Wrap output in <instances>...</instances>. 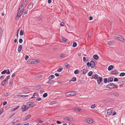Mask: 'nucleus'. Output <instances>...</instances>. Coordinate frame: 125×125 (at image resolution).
Returning <instances> with one entry per match:
<instances>
[{
  "label": "nucleus",
  "mask_w": 125,
  "mask_h": 125,
  "mask_svg": "<svg viewBox=\"0 0 125 125\" xmlns=\"http://www.w3.org/2000/svg\"><path fill=\"white\" fill-rule=\"evenodd\" d=\"M24 5L21 4L20 6L17 13V16L16 18V20H18L21 15L23 12Z\"/></svg>",
  "instance_id": "obj_1"
},
{
  "label": "nucleus",
  "mask_w": 125,
  "mask_h": 125,
  "mask_svg": "<svg viewBox=\"0 0 125 125\" xmlns=\"http://www.w3.org/2000/svg\"><path fill=\"white\" fill-rule=\"evenodd\" d=\"M107 87L108 88L112 89L113 88H117L118 87L116 85L114 84L113 83H110L107 85Z\"/></svg>",
  "instance_id": "obj_2"
},
{
  "label": "nucleus",
  "mask_w": 125,
  "mask_h": 125,
  "mask_svg": "<svg viewBox=\"0 0 125 125\" xmlns=\"http://www.w3.org/2000/svg\"><path fill=\"white\" fill-rule=\"evenodd\" d=\"M115 37L116 39L118 40H119L122 42L124 41V38L120 35H115Z\"/></svg>",
  "instance_id": "obj_3"
},
{
  "label": "nucleus",
  "mask_w": 125,
  "mask_h": 125,
  "mask_svg": "<svg viewBox=\"0 0 125 125\" xmlns=\"http://www.w3.org/2000/svg\"><path fill=\"white\" fill-rule=\"evenodd\" d=\"M10 76V75H9L6 76L5 79L2 81L1 84L2 85L4 86L6 82L8 81Z\"/></svg>",
  "instance_id": "obj_4"
},
{
  "label": "nucleus",
  "mask_w": 125,
  "mask_h": 125,
  "mask_svg": "<svg viewBox=\"0 0 125 125\" xmlns=\"http://www.w3.org/2000/svg\"><path fill=\"white\" fill-rule=\"evenodd\" d=\"M28 109V108L27 107L26 105H23L22 107V111H24Z\"/></svg>",
  "instance_id": "obj_5"
},
{
  "label": "nucleus",
  "mask_w": 125,
  "mask_h": 125,
  "mask_svg": "<svg viewBox=\"0 0 125 125\" xmlns=\"http://www.w3.org/2000/svg\"><path fill=\"white\" fill-rule=\"evenodd\" d=\"M85 121L89 124H91L93 123L92 119L90 118L86 119Z\"/></svg>",
  "instance_id": "obj_6"
},
{
  "label": "nucleus",
  "mask_w": 125,
  "mask_h": 125,
  "mask_svg": "<svg viewBox=\"0 0 125 125\" xmlns=\"http://www.w3.org/2000/svg\"><path fill=\"white\" fill-rule=\"evenodd\" d=\"M33 4L32 2L29 4L27 7L28 9L29 10L31 9L33 7Z\"/></svg>",
  "instance_id": "obj_7"
},
{
  "label": "nucleus",
  "mask_w": 125,
  "mask_h": 125,
  "mask_svg": "<svg viewBox=\"0 0 125 125\" xmlns=\"http://www.w3.org/2000/svg\"><path fill=\"white\" fill-rule=\"evenodd\" d=\"M107 114L109 115H110L112 113L113 110L112 109H109L107 110Z\"/></svg>",
  "instance_id": "obj_8"
},
{
  "label": "nucleus",
  "mask_w": 125,
  "mask_h": 125,
  "mask_svg": "<svg viewBox=\"0 0 125 125\" xmlns=\"http://www.w3.org/2000/svg\"><path fill=\"white\" fill-rule=\"evenodd\" d=\"M72 110H75L77 111H80L81 110V109L78 107H73Z\"/></svg>",
  "instance_id": "obj_9"
},
{
  "label": "nucleus",
  "mask_w": 125,
  "mask_h": 125,
  "mask_svg": "<svg viewBox=\"0 0 125 125\" xmlns=\"http://www.w3.org/2000/svg\"><path fill=\"white\" fill-rule=\"evenodd\" d=\"M90 67L92 68H94L95 66V65L94 62L93 61H91L90 62Z\"/></svg>",
  "instance_id": "obj_10"
},
{
  "label": "nucleus",
  "mask_w": 125,
  "mask_h": 125,
  "mask_svg": "<svg viewBox=\"0 0 125 125\" xmlns=\"http://www.w3.org/2000/svg\"><path fill=\"white\" fill-rule=\"evenodd\" d=\"M27 107L28 108V109L30 107H31L32 106V104L31 102H29L27 103L26 104Z\"/></svg>",
  "instance_id": "obj_11"
},
{
  "label": "nucleus",
  "mask_w": 125,
  "mask_h": 125,
  "mask_svg": "<svg viewBox=\"0 0 125 125\" xmlns=\"http://www.w3.org/2000/svg\"><path fill=\"white\" fill-rule=\"evenodd\" d=\"M102 81V77H99L98 78L97 82L98 84H100L101 82Z\"/></svg>",
  "instance_id": "obj_12"
},
{
  "label": "nucleus",
  "mask_w": 125,
  "mask_h": 125,
  "mask_svg": "<svg viewBox=\"0 0 125 125\" xmlns=\"http://www.w3.org/2000/svg\"><path fill=\"white\" fill-rule=\"evenodd\" d=\"M31 117V115H27L26 116L23 118V120L24 121L26 120H27Z\"/></svg>",
  "instance_id": "obj_13"
},
{
  "label": "nucleus",
  "mask_w": 125,
  "mask_h": 125,
  "mask_svg": "<svg viewBox=\"0 0 125 125\" xmlns=\"http://www.w3.org/2000/svg\"><path fill=\"white\" fill-rule=\"evenodd\" d=\"M118 73V72L116 69L115 70H114L112 71H111V74H115Z\"/></svg>",
  "instance_id": "obj_14"
},
{
  "label": "nucleus",
  "mask_w": 125,
  "mask_h": 125,
  "mask_svg": "<svg viewBox=\"0 0 125 125\" xmlns=\"http://www.w3.org/2000/svg\"><path fill=\"white\" fill-rule=\"evenodd\" d=\"M88 71V70L86 69H84L81 71L82 73L83 74H84L87 73Z\"/></svg>",
  "instance_id": "obj_15"
},
{
  "label": "nucleus",
  "mask_w": 125,
  "mask_h": 125,
  "mask_svg": "<svg viewBox=\"0 0 125 125\" xmlns=\"http://www.w3.org/2000/svg\"><path fill=\"white\" fill-rule=\"evenodd\" d=\"M63 120L64 121H72V120L71 119V118L68 117L64 118H63Z\"/></svg>",
  "instance_id": "obj_16"
},
{
  "label": "nucleus",
  "mask_w": 125,
  "mask_h": 125,
  "mask_svg": "<svg viewBox=\"0 0 125 125\" xmlns=\"http://www.w3.org/2000/svg\"><path fill=\"white\" fill-rule=\"evenodd\" d=\"M38 94L37 93H35L32 95V98H37L38 97Z\"/></svg>",
  "instance_id": "obj_17"
},
{
  "label": "nucleus",
  "mask_w": 125,
  "mask_h": 125,
  "mask_svg": "<svg viewBox=\"0 0 125 125\" xmlns=\"http://www.w3.org/2000/svg\"><path fill=\"white\" fill-rule=\"evenodd\" d=\"M55 76L54 75H51L48 77V78L49 80H51Z\"/></svg>",
  "instance_id": "obj_18"
},
{
  "label": "nucleus",
  "mask_w": 125,
  "mask_h": 125,
  "mask_svg": "<svg viewBox=\"0 0 125 125\" xmlns=\"http://www.w3.org/2000/svg\"><path fill=\"white\" fill-rule=\"evenodd\" d=\"M71 92H67L65 94V95L66 97L71 96Z\"/></svg>",
  "instance_id": "obj_19"
},
{
  "label": "nucleus",
  "mask_w": 125,
  "mask_h": 125,
  "mask_svg": "<svg viewBox=\"0 0 125 125\" xmlns=\"http://www.w3.org/2000/svg\"><path fill=\"white\" fill-rule=\"evenodd\" d=\"M92 78L95 79H97L98 78V75L96 74H95L93 75Z\"/></svg>",
  "instance_id": "obj_20"
},
{
  "label": "nucleus",
  "mask_w": 125,
  "mask_h": 125,
  "mask_svg": "<svg viewBox=\"0 0 125 125\" xmlns=\"http://www.w3.org/2000/svg\"><path fill=\"white\" fill-rule=\"evenodd\" d=\"M22 48V45H20L19 46L18 49V51L19 52H20L21 51Z\"/></svg>",
  "instance_id": "obj_21"
},
{
  "label": "nucleus",
  "mask_w": 125,
  "mask_h": 125,
  "mask_svg": "<svg viewBox=\"0 0 125 125\" xmlns=\"http://www.w3.org/2000/svg\"><path fill=\"white\" fill-rule=\"evenodd\" d=\"M113 68V66L112 65H111L109 66L108 68V70L109 71H110Z\"/></svg>",
  "instance_id": "obj_22"
},
{
  "label": "nucleus",
  "mask_w": 125,
  "mask_h": 125,
  "mask_svg": "<svg viewBox=\"0 0 125 125\" xmlns=\"http://www.w3.org/2000/svg\"><path fill=\"white\" fill-rule=\"evenodd\" d=\"M93 58L97 60L98 59V57L97 55H95L93 56Z\"/></svg>",
  "instance_id": "obj_23"
},
{
  "label": "nucleus",
  "mask_w": 125,
  "mask_h": 125,
  "mask_svg": "<svg viewBox=\"0 0 125 125\" xmlns=\"http://www.w3.org/2000/svg\"><path fill=\"white\" fill-rule=\"evenodd\" d=\"M71 92V96H73L74 95H75L76 94V92L75 91H73L70 92Z\"/></svg>",
  "instance_id": "obj_24"
},
{
  "label": "nucleus",
  "mask_w": 125,
  "mask_h": 125,
  "mask_svg": "<svg viewBox=\"0 0 125 125\" xmlns=\"http://www.w3.org/2000/svg\"><path fill=\"white\" fill-rule=\"evenodd\" d=\"M108 83H109V82L112 81L113 80V79L112 78L109 77L108 78Z\"/></svg>",
  "instance_id": "obj_25"
},
{
  "label": "nucleus",
  "mask_w": 125,
  "mask_h": 125,
  "mask_svg": "<svg viewBox=\"0 0 125 125\" xmlns=\"http://www.w3.org/2000/svg\"><path fill=\"white\" fill-rule=\"evenodd\" d=\"M76 78L75 77H73L72 80H71V81H70V82H71V81H73V82H75L76 81Z\"/></svg>",
  "instance_id": "obj_26"
},
{
  "label": "nucleus",
  "mask_w": 125,
  "mask_h": 125,
  "mask_svg": "<svg viewBox=\"0 0 125 125\" xmlns=\"http://www.w3.org/2000/svg\"><path fill=\"white\" fill-rule=\"evenodd\" d=\"M125 73L124 72H122L120 73L119 74L120 76H123L125 75Z\"/></svg>",
  "instance_id": "obj_27"
},
{
  "label": "nucleus",
  "mask_w": 125,
  "mask_h": 125,
  "mask_svg": "<svg viewBox=\"0 0 125 125\" xmlns=\"http://www.w3.org/2000/svg\"><path fill=\"white\" fill-rule=\"evenodd\" d=\"M108 43L109 45H112L113 44V42L112 41L108 42Z\"/></svg>",
  "instance_id": "obj_28"
},
{
  "label": "nucleus",
  "mask_w": 125,
  "mask_h": 125,
  "mask_svg": "<svg viewBox=\"0 0 125 125\" xmlns=\"http://www.w3.org/2000/svg\"><path fill=\"white\" fill-rule=\"evenodd\" d=\"M93 74V72L92 71H90L88 73V75L89 76H91Z\"/></svg>",
  "instance_id": "obj_29"
},
{
  "label": "nucleus",
  "mask_w": 125,
  "mask_h": 125,
  "mask_svg": "<svg viewBox=\"0 0 125 125\" xmlns=\"http://www.w3.org/2000/svg\"><path fill=\"white\" fill-rule=\"evenodd\" d=\"M113 95L115 96H118L119 95V94L117 93H113Z\"/></svg>",
  "instance_id": "obj_30"
},
{
  "label": "nucleus",
  "mask_w": 125,
  "mask_h": 125,
  "mask_svg": "<svg viewBox=\"0 0 125 125\" xmlns=\"http://www.w3.org/2000/svg\"><path fill=\"white\" fill-rule=\"evenodd\" d=\"M33 63H37L38 62V60H36L35 59H34L33 60Z\"/></svg>",
  "instance_id": "obj_31"
},
{
  "label": "nucleus",
  "mask_w": 125,
  "mask_h": 125,
  "mask_svg": "<svg viewBox=\"0 0 125 125\" xmlns=\"http://www.w3.org/2000/svg\"><path fill=\"white\" fill-rule=\"evenodd\" d=\"M2 29L0 27V39H1V37L2 35Z\"/></svg>",
  "instance_id": "obj_32"
},
{
  "label": "nucleus",
  "mask_w": 125,
  "mask_h": 125,
  "mask_svg": "<svg viewBox=\"0 0 125 125\" xmlns=\"http://www.w3.org/2000/svg\"><path fill=\"white\" fill-rule=\"evenodd\" d=\"M79 71L78 70H75L74 72V73L75 74H77L79 73Z\"/></svg>",
  "instance_id": "obj_33"
},
{
  "label": "nucleus",
  "mask_w": 125,
  "mask_h": 125,
  "mask_svg": "<svg viewBox=\"0 0 125 125\" xmlns=\"http://www.w3.org/2000/svg\"><path fill=\"white\" fill-rule=\"evenodd\" d=\"M77 43L76 42H74L73 43V47H75L77 46Z\"/></svg>",
  "instance_id": "obj_34"
},
{
  "label": "nucleus",
  "mask_w": 125,
  "mask_h": 125,
  "mask_svg": "<svg viewBox=\"0 0 125 125\" xmlns=\"http://www.w3.org/2000/svg\"><path fill=\"white\" fill-rule=\"evenodd\" d=\"M19 107V106H18L16 107L13 109V110L14 111L17 110Z\"/></svg>",
  "instance_id": "obj_35"
},
{
  "label": "nucleus",
  "mask_w": 125,
  "mask_h": 125,
  "mask_svg": "<svg viewBox=\"0 0 125 125\" xmlns=\"http://www.w3.org/2000/svg\"><path fill=\"white\" fill-rule=\"evenodd\" d=\"M3 112V109L1 108L0 109V115L2 114Z\"/></svg>",
  "instance_id": "obj_36"
},
{
  "label": "nucleus",
  "mask_w": 125,
  "mask_h": 125,
  "mask_svg": "<svg viewBox=\"0 0 125 125\" xmlns=\"http://www.w3.org/2000/svg\"><path fill=\"white\" fill-rule=\"evenodd\" d=\"M47 96V94L46 93H45L43 94V97H45Z\"/></svg>",
  "instance_id": "obj_37"
},
{
  "label": "nucleus",
  "mask_w": 125,
  "mask_h": 125,
  "mask_svg": "<svg viewBox=\"0 0 125 125\" xmlns=\"http://www.w3.org/2000/svg\"><path fill=\"white\" fill-rule=\"evenodd\" d=\"M23 32H23V31L22 30L20 32V34L21 35H23L24 34Z\"/></svg>",
  "instance_id": "obj_38"
},
{
  "label": "nucleus",
  "mask_w": 125,
  "mask_h": 125,
  "mask_svg": "<svg viewBox=\"0 0 125 125\" xmlns=\"http://www.w3.org/2000/svg\"><path fill=\"white\" fill-rule=\"evenodd\" d=\"M65 67L66 68H68V66H69V65L67 63H65L64 64Z\"/></svg>",
  "instance_id": "obj_39"
},
{
  "label": "nucleus",
  "mask_w": 125,
  "mask_h": 125,
  "mask_svg": "<svg viewBox=\"0 0 125 125\" xmlns=\"http://www.w3.org/2000/svg\"><path fill=\"white\" fill-rule=\"evenodd\" d=\"M6 73V70H4L3 71H2V72H1V73L2 74H4L5 73Z\"/></svg>",
  "instance_id": "obj_40"
},
{
  "label": "nucleus",
  "mask_w": 125,
  "mask_h": 125,
  "mask_svg": "<svg viewBox=\"0 0 125 125\" xmlns=\"http://www.w3.org/2000/svg\"><path fill=\"white\" fill-rule=\"evenodd\" d=\"M63 70L62 68H61L58 69L57 70V71L59 72H60L62 71Z\"/></svg>",
  "instance_id": "obj_41"
},
{
  "label": "nucleus",
  "mask_w": 125,
  "mask_h": 125,
  "mask_svg": "<svg viewBox=\"0 0 125 125\" xmlns=\"http://www.w3.org/2000/svg\"><path fill=\"white\" fill-rule=\"evenodd\" d=\"M6 73L8 74H10V72L9 70L7 69L6 70Z\"/></svg>",
  "instance_id": "obj_42"
},
{
  "label": "nucleus",
  "mask_w": 125,
  "mask_h": 125,
  "mask_svg": "<svg viewBox=\"0 0 125 125\" xmlns=\"http://www.w3.org/2000/svg\"><path fill=\"white\" fill-rule=\"evenodd\" d=\"M107 81V78H105L104 79V82L105 83H106Z\"/></svg>",
  "instance_id": "obj_43"
},
{
  "label": "nucleus",
  "mask_w": 125,
  "mask_h": 125,
  "mask_svg": "<svg viewBox=\"0 0 125 125\" xmlns=\"http://www.w3.org/2000/svg\"><path fill=\"white\" fill-rule=\"evenodd\" d=\"M87 65L88 67H89L90 66L91 62L90 63L89 62H87Z\"/></svg>",
  "instance_id": "obj_44"
},
{
  "label": "nucleus",
  "mask_w": 125,
  "mask_h": 125,
  "mask_svg": "<svg viewBox=\"0 0 125 125\" xmlns=\"http://www.w3.org/2000/svg\"><path fill=\"white\" fill-rule=\"evenodd\" d=\"M95 107V104H93L91 106V107L92 109L94 108Z\"/></svg>",
  "instance_id": "obj_45"
},
{
  "label": "nucleus",
  "mask_w": 125,
  "mask_h": 125,
  "mask_svg": "<svg viewBox=\"0 0 125 125\" xmlns=\"http://www.w3.org/2000/svg\"><path fill=\"white\" fill-rule=\"evenodd\" d=\"M23 41L22 39L21 38H20L19 39V42L20 43H21Z\"/></svg>",
  "instance_id": "obj_46"
},
{
  "label": "nucleus",
  "mask_w": 125,
  "mask_h": 125,
  "mask_svg": "<svg viewBox=\"0 0 125 125\" xmlns=\"http://www.w3.org/2000/svg\"><path fill=\"white\" fill-rule=\"evenodd\" d=\"M118 81V79L117 78H114V82H117V81Z\"/></svg>",
  "instance_id": "obj_47"
},
{
  "label": "nucleus",
  "mask_w": 125,
  "mask_h": 125,
  "mask_svg": "<svg viewBox=\"0 0 125 125\" xmlns=\"http://www.w3.org/2000/svg\"><path fill=\"white\" fill-rule=\"evenodd\" d=\"M7 102L6 101H4L3 103V105H5L7 104Z\"/></svg>",
  "instance_id": "obj_48"
},
{
  "label": "nucleus",
  "mask_w": 125,
  "mask_h": 125,
  "mask_svg": "<svg viewBox=\"0 0 125 125\" xmlns=\"http://www.w3.org/2000/svg\"><path fill=\"white\" fill-rule=\"evenodd\" d=\"M64 23L63 22H62L60 24V25L62 26H63L64 25Z\"/></svg>",
  "instance_id": "obj_49"
},
{
  "label": "nucleus",
  "mask_w": 125,
  "mask_h": 125,
  "mask_svg": "<svg viewBox=\"0 0 125 125\" xmlns=\"http://www.w3.org/2000/svg\"><path fill=\"white\" fill-rule=\"evenodd\" d=\"M62 40L64 42H66L67 41L66 39L65 38H62Z\"/></svg>",
  "instance_id": "obj_50"
},
{
  "label": "nucleus",
  "mask_w": 125,
  "mask_h": 125,
  "mask_svg": "<svg viewBox=\"0 0 125 125\" xmlns=\"http://www.w3.org/2000/svg\"><path fill=\"white\" fill-rule=\"evenodd\" d=\"M29 57L28 55H27L25 57V60H27L29 58Z\"/></svg>",
  "instance_id": "obj_51"
},
{
  "label": "nucleus",
  "mask_w": 125,
  "mask_h": 125,
  "mask_svg": "<svg viewBox=\"0 0 125 125\" xmlns=\"http://www.w3.org/2000/svg\"><path fill=\"white\" fill-rule=\"evenodd\" d=\"M37 77H38V78H39L40 79L42 77V75H39L37 76Z\"/></svg>",
  "instance_id": "obj_52"
},
{
  "label": "nucleus",
  "mask_w": 125,
  "mask_h": 125,
  "mask_svg": "<svg viewBox=\"0 0 125 125\" xmlns=\"http://www.w3.org/2000/svg\"><path fill=\"white\" fill-rule=\"evenodd\" d=\"M54 74L55 76L57 77L59 76V74L58 73H56Z\"/></svg>",
  "instance_id": "obj_53"
},
{
  "label": "nucleus",
  "mask_w": 125,
  "mask_h": 125,
  "mask_svg": "<svg viewBox=\"0 0 125 125\" xmlns=\"http://www.w3.org/2000/svg\"><path fill=\"white\" fill-rule=\"evenodd\" d=\"M46 83H51V80H49Z\"/></svg>",
  "instance_id": "obj_54"
},
{
  "label": "nucleus",
  "mask_w": 125,
  "mask_h": 125,
  "mask_svg": "<svg viewBox=\"0 0 125 125\" xmlns=\"http://www.w3.org/2000/svg\"><path fill=\"white\" fill-rule=\"evenodd\" d=\"M15 114H12L9 117V118H10L12 117L13 116H14L15 115Z\"/></svg>",
  "instance_id": "obj_55"
},
{
  "label": "nucleus",
  "mask_w": 125,
  "mask_h": 125,
  "mask_svg": "<svg viewBox=\"0 0 125 125\" xmlns=\"http://www.w3.org/2000/svg\"><path fill=\"white\" fill-rule=\"evenodd\" d=\"M93 19V17L92 16L89 17V19L90 20H91Z\"/></svg>",
  "instance_id": "obj_56"
},
{
  "label": "nucleus",
  "mask_w": 125,
  "mask_h": 125,
  "mask_svg": "<svg viewBox=\"0 0 125 125\" xmlns=\"http://www.w3.org/2000/svg\"><path fill=\"white\" fill-rule=\"evenodd\" d=\"M19 30H18L17 31V37H18V33L19 32Z\"/></svg>",
  "instance_id": "obj_57"
},
{
  "label": "nucleus",
  "mask_w": 125,
  "mask_h": 125,
  "mask_svg": "<svg viewBox=\"0 0 125 125\" xmlns=\"http://www.w3.org/2000/svg\"><path fill=\"white\" fill-rule=\"evenodd\" d=\"M15 73H13L11 77H13L14 76H15Z\"/></svg>",
  "instance_id": "obj_58"
},
{
  "label": "nucleus",
  "mask_w": 125,
  "mask_h": 125,
  "mask_svg": "<svg viewBox=\"0 0 125 125\" xmlns=\"http://www.w3.org/2000/svg\"><path fill=\"white\" fill-rule=\"evenodd\" d=\"M52 2L51 0H48V3L49 4L50 3Z\"/></svg>",
  "instance_id": "obj_59"
},
{
  "label": "nucleus",
  "mask_w": 125,
  "mask_h": 125,
  "mask_svg": "<svg viewBox=\"0 0 125 125\" xmlns=\"http://www.w3.org/2000/svg\"><path fill=\"white\" fill-rule=\"evenodd\" d=\"M56 123L58 124H60L61 123V122L59 121H57L56 122Z\"/></svg>",
  "instance_id": "obj_60"
},
{
  "label": "nucleus",
  "mask_w": 125,
  "mask_h": 125,
  "mask_svg": "<svg viewBox=\"0 0 125 125\" xmlns=\"http://www.w3.org/2000/svg\"><path fill=\"white\" fill-rule=\"evenodd\" d=\"M37 89H39L41 88V87L40 86L38 85L37 86Z\"/></svg>",
  "instance_id": "obj_61"
},
{
  "label": "nucleus",
  "mask_w": 125,
  "mask_h": 125,
  "mask_svg": "<svg viewBox=\"0 0 125 125\" xmlns=\"http://www.w3.org/2000/svg\"><path fill=\"white\" fill-rule=\"evenodd\" d=\"M36 100L38 101H40L41 100V98H39L36 99Z\"/></svg>",
  "instance_id": "obj_62"
},
{
  "label": "nucleus",
  "mask_w": 125,
  "mask_h": 125,
  "mask_svg": "<svg viewBox=\"0 0 125 125\" xmlns=\"http://www.w3.org/2000/svg\"><path fill=\"white\" fill-rule=\"evenodd\" d=\"M43 121L41 120H39L38 122V123H42L43 122Z\"/></svg>",
  "instance_id": "obj_63"
},
{
  "label": "nucleus",
  "mask_w": 125,
  "mask_h": 125,
  "mask_svg": "<svg viewBox=\"0 0 125 125\" xmlns=\"http://www.w3.org/2000/svg\"><path fill=\"white\" fill-rule=\"evenodd\" d=\"M64 55V54H61L60 55V57H63V56Z\"/></svg>",
  "instance_id": "obj_64"
}]
</instances>
